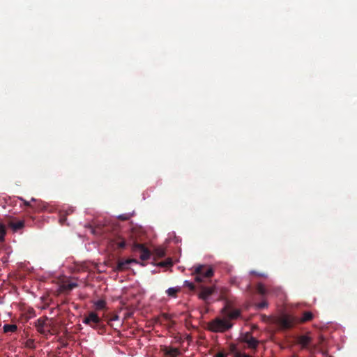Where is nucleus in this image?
<instances>
[{"label":"nucleus","instance_id":"nucleus-1","mask_svg":"<svg viewBox=\"0 0 357 357\" xmlns=\"http://www.w3.org/2000/svg\"><path fill=\"white\" fill-rule=\"evenodd\" d=\"M194 268L195 271L192 272V275H194L195 280L197 282H204L214 274L213 268L207 265L199 264Z\"/></svg>","mask_w":357,"mask_h":357},{"label":"nucleus","instance_id":"nucleus-2","mask_svg":"<svg viewBox=\"0 0 357 357\" xmlns=\"http://www.w3.org/2000/svg\"><path fill=\"white\" fill-rule=\"evenodd\" d=\"M83 323L96 329L99 333L105 331V326L102 324V319L94 312H90L83 319Z\"/></svg>","mask_w":357,"mask_h":357},{"label":"nucleus","instance_id":"nucleus-3","mask_svg":"<svg viewBox=\"0 0 357 357\" xmlns=\"http://www.w3.org/2000/svg\"><path fill=\"white\" fill-rule=\"evenodd\" d=\"M228 320L216 318L208 324V329L214 333H224L232 327Z\"/></svg>","mask_w":357,"mask_h":357},{"label":"nucleus","instance_id":"nucleus-4","mask_svg":"<svg viewBox=\"0 0 357 357\" xmlns=\"http://www.w3.org/2000/svg\"><path fill=\"white\" fill-rule=\"evenodd\" d=\"M273 322L282 330L290 329L297 323L295 317L287 314L275 317Z\"/></svg>","mask_w":357,"mask_h":357},{"label":"nucleus","instance_id":"nucleus-5","mask_svg":"<svg viewBox=\"0 0 357 357\" xmlns=\"http://www.w3.org/2000/svg\"><path fill=\"white\" fill-rule=\"evenodd\" d=\"M34 326L38 333L44 335H47L51 333L50 328L52 327V319L47 317H40L36 321Z\"/></svg>","mask_w":357,"mask_h":357},{"label":"nucleus","instance_id":"nucleus-6","mask_svg":"<svg viewBox=\"0 0 357 357\" xmlns=\"http://www.w3.org/2000/svg\"><path fill=\"white\" fill-rule=\"evenodd\" d=\"M197 289L199 290V298L207 303L209 297L215 292V287H206L202 284H199L197 286Z\"/></svg>","mask_w":357,"mask_h":357},{"label":"nucleus","instance_id":"nucleus-7","mask_svg":"<svg viewBox=\"0 0 357 357\" xmlns=\"http://www.w3.org/2000/svg\"><path fill=\"white\" fill-rule=\"evenodd\" d=\"M132 249L133 252L139 253V257L142 261L147 260L151 257L150 250L143 244L134 243Z\"/></svg>","mask_w":357,"mask_h":357},{"label":"nucleus","instance_id":"nucleus-8","mask_svg":"<svg viewBox=\"0 0 357 357\" xmlns=\"http://www.w3.org/2000/svg\"><path fill=\"white\" fill-rule=\"evenodd\" d=\"M222 312L230 319H237L240 314L241 311L237 309H231L229 306L226 305L222 310Z\"/></svg>","mask_w":357,"mask_h":357},{"label":"nucleus","instance_id":"nucleus-9","mask_svg":"<svg viewBox=\"0 0 357 357\" xmlns=\"http://www.w3.org/2000/svg\"><path fill=\"white\" fill-rule=\"evenodd\" d=\"M242 341L247 343L251 349H256L259 343V341L248 333L242 337Z\"/></svg>","mask_w":357,"mask_h":357},{"label":"nucleus","instance_id":"nucleus-10","mask_svg":"<svg viewBox=\"0 0 357 357\" xmlns=\"http://www.w3.org/2000/svg\"><path fill=\"white\" fill-rule=\"evenodd\" d=\"M132 263L137 264V259H125V260L119 261L116 269L118 271L126 270V269L128 268V266L130 264H132Z\"/></svg>","mask_w":357,"mask_h":357},{"label":"nucleus","instance_id":"nucleus-11","mask_svg":"<svg viewBox=\"0 0 357 357\" xmlns=\"http://www.w3.org/2000/svg\"><path fill=\"white\" fill-rule=\"evenodd\" d=\"M311 342L312 338L307 335H300L297 337V343L301 345L302 348H307Z\"/></svg>","mask_w":357,"mask_h":357},{"label":"nucleus","instance_id":"nucleus-12","mask_svg":"<svg viewBox=\"0 0 357 357\" xmlns=\"http://www.w3.org/2000/svg\"><path fill=\"white\" fill-rule=\"evenodd\" d=\"M163 351L166 356H168L169 357H176L180 354L178 349L175 347H166L164 349Z\"/></svg>","mask_w":357,"mask_h":357},{"label":"nucleus","instance_id":"nucleus-13","mask_svg":"<svg viewBox=\"0 0 357 357\" xmlns=\"http://www.w3.org/2000/svg\"><path fill=\"white\" fill-rule=\"evenodd\" d=\"M314 317L313 314L310 311H305L303 313V317L299 319H296L297 323H305L309 321H311Z\"/></svg>","mask_w":357,"mask_h":357},{"label":"nucleus","instance_id":"nucleus-14","mask_svg":"<svg viewBox=\"0 0 357 357\" xmlns=\"http://www.w3.org/2000/svg\"><path fill=\"white\" fill-rule=\"evenodd\" d=\"M181 291V288L179 287H170L167 289L166 293L169 296L176 298L178 292Z\"/></svg>","mask_w":357,"mask_h":357},{"label":"nucleus","instance_id":"nucleus-15","mask_svg":"<svg viewBox=\"0 0 357 357\" xmlns=\"http://www.w3.org/2000/svg\"><path fill=\"white\" fill-rule=\"evenodd\" d=\"M3 329L4 333H14L17 330V326L15 324H5Z\"/></svg>","mask_w":357,"mask_h":357},{"label":"nucleus","instance_id":"nucleus-16","mask_svg":"<svg viewBox=\"0 0 357 357\" xmlns=\"http://www.w3.org/2000/svg\"><path fill=\"white\" fill-rule=\"evenodd\" d=\"M94 305L97 310H104L106 307V302L103 299H100L94 303Z\"/></svg>","mask_w":357,"mask_h":357},{"label":"nucleus","instance_id":"nucleus-17","mask_svg":"<svg viewBox=\"0 0 357 357\" xmlns=\"http://www.w3.org/2000/svg\"><path fill=\"white\" fill-rule=\"evenodd\" d=\"M24 222L22 221V220L11 223V227L13 229V230H15V231L21 229L22 228L24 227Z\"/></svg>","mask_w":357,"mask_h":357},{"label":"nucleus","instance_id":"nucleus-18","mask_svg":"<svg viewBox=\"0 0 357 357\" xmlns=\"http://www.w3.org/2000/svg\"><path fill=\"white\" fill-rule=\"evenodd\" d=\"M78 284L75 282H70L68 284H64L62 285V289L66 291H71L74 288L77 287Z\"/></svg>","mask_w":357,"mask_h":357},{"label":"nucleus","instance_id":"nucleus-19","mask_svg":"<svg viewBox=\"0 0 357 357\" xmlns=\"http://www.w3.org/2000/svg\"><path fill=\"white\" fill-rule=\"evenodd\" d=\"M154 253L156 255V257L161 258L165 255V250L162 248H157L156 249H155Z\"/></svg>","mask_w":357,"mask_h":357},{"label":"nucleus","instance_id":"nucleus-20","mask_svg":"<svg viewBox=\"0 0 357 357\" xmlns=\"http://www.w3.org/2000/svg\"><path fill=\"white\" fill-rule=\"evenodd\" d=\"M257 291L259 294H261V295H264L266 294V287H264V284H262L261 283H259L257 285Z\"/></svg>","mask_w":357,"mask_h":357},{"label":"nucleus","instance_id":"nucleus-21","mask_svg":"<svg viewBox=\"0 0 357 357\" xmlns=\"http://www.w3.org/2000/svg\"><path fill=\"white\" fill-rule=\"evenodd\" d=\"M6 234V227L3 224H0V241H4V236Z\"/></svg>","mask_w":357,"mask_h":357},{"label":"nucleus","instance_id":"nucleus-22","mask_svg":"<svg viewBox=\"0 0 357 357\" xmlns=\"http://www.w3.org/2000/svg\"><path fill=\"white\" fill-rule=\"evenodd\" d=\"M173 264L172 260L171 259H167L164 261H161L159 263V266L162 267H169L172 266Z\"/></svg>","mask_w":357,"mask_h":357},{"label":"nucleus","instance_id":"nucleus-23","mask_svg":"<svg viewBox=\"0 0 357 357\" xmlns=\"http://www.w3.org/2000/svg\"><path fill=\"white\" fill-rule=\"evenodd\" d=\"M25 347L29 349L35 348V342L32 339H28L25 342Z\"/></svg>","mask_w":357,"mask_h":357},{"label":"nucleus","instance_id":"nucleus-24","mask_svg":"<svg viewBox=\"0 0 357 357\" xmlns=\"http://www.w3.org/2000/svg\"><path fill=\"white\" fill-rule=\"evenodd\" d=\"M184 285L188 287L191 291H195L196 290V289H197V287H196L192 282H190L189 281H185Z\"/></svg>","mask_w":357,"mask_h":357},{"label":"nucleus","instance_id":"nucleus-25","mask_svg":"<svg viewBox=\"0 0 357 357\" xmlns=\"http://www.w3.org/2000/svg\"><path fill=\"white\" fill-rule=\"evenodd\" d=\"M268 306V303L265 301L261 302V303H259L256 305V307L257 309L259 310H261V309H263V308H265Z\"/></svg>","mask_w":357,"mask_h":357},{"label":"nucleus","instance_id":"nucleus-26","mask_svg":"<svg viewBox=\"0 0 357 357\" xmlns=\"http://www.w3.org/2000/svg\"><path fill=\"white\" fill-rule=\"evenodd\" d=\"M66 215H65L63 213V211H61L60 212V218H59V222L61 225L64 224L65 222L66 221L67 218H66Z\"/></svg>","mask_w":357,"mask_h":357},{"label":"nucleus","instance_id":"nucleus-27","mask_svg":"<svg viewBox=\"0 0 357 357\" xmlns=\"http://www.w3.org/2000/svg\"><path fill=\"white\" fill-rule=\"evenodd\" d=\"M238 351L236 347L235 344H231L229 346V351L231 354H234L235 352H236Z\"/></svg>","mask_w":357,"mask_h":357},{"label":"nucleus","instance_id":"nucleus-28","mask_svg":"<svg viewBox=\"0 0 357 357\" xmlns=\"http://www.w3.org/2000/svg\"><path fill=\"white\" fill-rule=\"evenodd\" d=\"M63 212V213L66 215H68L70 214H72L74 211L73 208H68V209L65 210V211H62Z\"/></svg>","mask_w":357,"mask_h":357},{"label":"nucleus","instance_id":"nucleus-29","mask_svg":"<svg viewBox=\"0 0 357 357\" xmlns=\"http://www.w3.org/2000/svg\"><path fill=\"white\" fill-rule=\"evenodd\" d=\"M20 199L21 201H22V202H23L24 204L26 206H29V207H31V204H30V202H29L26 201V200H25V199H24L23 198H20Z\"/></svg>","mask_w":357,"mask_h":357},{"label":"nucleus","instance_id":"nucleus-30","mask_svg":"<svg viewBox=\"0 0 357 357\" xmlns=\"http://www.w3.org/2000/svg\"><path fill=\"white\" fill-rule=\"evenodd\" d=\"M215 357H227V354H225V353L223 352H218L215 356Z\"/></svg>","mask_w":357,"mask_h":357},{"label":"nucleus","instance_id":"nucleus-31","mask_svg":"<svg viewBox=\"0 0 357 357\" xmlns=\"http://www.w3.org/2000/svg\"><path fill=\"white\" fill-rule=\"evenodd\" d=\"M118 245L120 248H123L126 246V242L124 241H122L119 243Z\"/></svg>","mask_w":357,"mask_h":357},{"label":"nucleus","instance_id":"nucleus-32","mask_svg":"<svg viewBox=\"0 0 357 357\" xmlns=\"http://www.w3.org/2000/svg\"><path fill=\"white\" fill-rule=\"evenodd\" d=\"M234 354V357H241L242 353L239 351H237Z\"/></svg>","mask_w":357,"mask_h":357},{"label":"nucleus","instance_id":"nucleus-33","mask_svg":"<svg viewBox=\"0 0 357 357\" xmlns=\"http://www.w3.org/2000/svg\"><path fill=\"white\" fill-rule=\"evenodd\" d=\"M324 340V337L322 335L319 336V343H322Z\"/></svg>","mask_w":357,"mask_h":357},{"label":"nucleus","instance_id":"nucleus-34","mask_svg":"<svg viewBox=\"0 0 357 357\" xmlns=\"http://www.w3.org/2000/svg\"><path fill=\"white\" fill-rule=\"evenodd\" d=\"M241 357H251V356L245 353H242Z\"/></svg>","mask_w":357,"mask_h":357},{"label":"nucleus","instance_id":"nucleus-35","mask_svg":"<svg viewBox=\"0 0 357 357\" xmlns=\"http://www.w3.org/2000/svg\"><path fill=\"white\" fill-rule=\"evenodd\" d=\"M165 318H166V319H168V318H169L168 314H165Z\"/></svg>","mask_w":357,"mask_h":357}]
</instances>
